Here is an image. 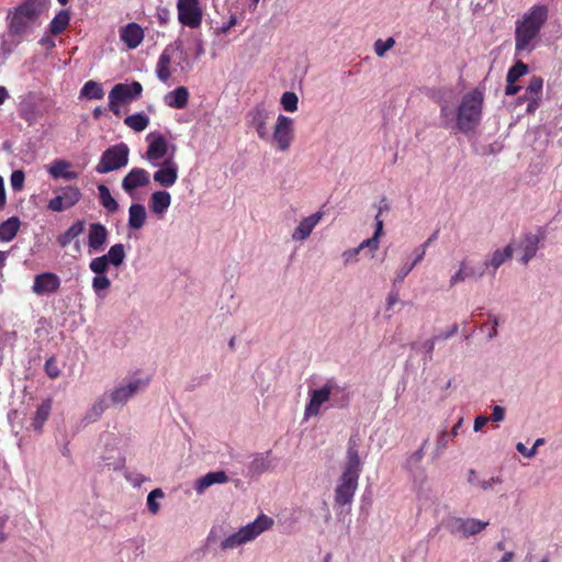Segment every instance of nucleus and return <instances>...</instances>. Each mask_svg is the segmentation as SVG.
Instances as JSON below:
<instances>
[{
  "instance_id": "nucleus-1",
  "label": "nucleus",
  "mask_w": 562,
  "mask_h": 562,
  "mask_svg": "<svg viewBox=\"0 0 562 562\" xmlns=\"http://www.w3.org/2000/svg\"><path fill=\"white\" fill-rule=\"evenodd\" d=\"M360 438L358 435H351L346 451V461L342 472L337 480L334 494V507L345 508L350 506L359 484V477L362 472V461L359 456Z\"/></svg>"
},
{
  "instance_id": "nucleus-2",
  "label": "nucleus",
  "mask_w": 562,
  "mask_h": 562,
  "mask_svg": "<svg viewBox=\"0 0 562 562\" xmlns=\"http://www.w3.org/2000/svg\"><path fill=\"white\" fill-rule=\"evenodd\" d=\"M549 16V9L544 4H536L525 12L515 22V55L531 53L536 47V40Z\"/></svg>"
},
{
  "instance_id": "nucleus-3",
  "label": "nucleus",
  "mask_w": 562,
  "mask_h": 562,
  "mask_svg": "<svg viewBox=\"0 0 562 562\" xmlns=\"http://www.w3.org/2000/svg\"><path fill=\"white\" fill-rule=\"evenodd\" d=\"M310 400L304 409V418L318 416L325 403L330 407L345 408L349 404L346 387L340 386L334 378L328 379L321 387L308 392Z\"/></svg>"
},
{
  "instance_id": "nucleus-4",
  "label": "nucleus",
  "mask_w": 562,
  "mask_h": 562,
  "mask_svg": "<svg viewBox=\"0 0 562 562\" xmlns=\"http://www.w3.org/2000/svg\"><path fill=\"white\" fill-rule=\"evenodd\" d=\"M49 0H25L8 14V33L22 37L36 23L38 18L48 10Z\"/></svg>"
},
{
  "instance_id": "nucleus-5",
  "label": "nucleus",
  "mask_w": 562,
  "mask_h": 562,
  "mask_svg": "<svg viewBox=\"0 0 562 562\" xmlns=\"http://www.w3.org/2000/svg\"><path fill=\"white\" fill-rule=\"evenodd\" d=\"M483 102L484 89L480 87L462 97L456 112V127L460 132L468 134L479 126L482 119Z\"/></svg>"
},
{
  "instance_id": "nucleus-6",
  "label": "nucleus",
  "mask_w": 562,
  "mask_h": 562,
  "mask_svg": "<svg viewBox=\"0 0 562 562\" xmlns=\"http://www.w3.org/2000/svg\"><path fill=\"white\" fill-rule=\"evenodd\" d=\"M273 519L265 514L259 515L254 521L239 528L236 532L227 536L221 541L223 551L234 550L256 540L262 532L273 526Z\"/></svg>"
},
{
  "instance_id": "nucleus-7",
  "label": "nucleus",
  "mask_w": 562,
  "mask_h": 562,
  "mask_svg": "<svg viewBox=\"0 0 562 562\" xmlns=\"http://www.w3.org/2000/svg\"><path fill=\"white\" fill-rule=\"evenodd\" d=\"M130 148L125 143H119L105 149L94 170L100 175L109 173L128 164Z\"/></svg>"
},
{
  "instance_id": "nucleus-8",
  "label": "nucleus",
  "mask_w": 562,
  "mask_h": 562,
  "mask_svg": "<svg viewBox=\"0 0 562 562\" xmlns=\"http://www.w3.org/2000/svg\"><path fill=\"white\" fill-rule=\"evenodd\" d=\"M149 383L148 379L131 378L123 380L106 394L112 405H125L133 396L144 391Z\"/></svg>"
},
{
  "instance_id": "nucleus-9",
  "label": "nucleus",
  "mask_w": 562,
  "mask_h": 562,
  "mask_svg": "<svg viewBox=\"0 0 562 562\" xmlns=\"http://www.w3.org/2000/svg\"><path fill=\"white\" fill-rule=\"evenodd\" d=\"M142 91L143 87L138 81H133L131 85H115L109 93V109L114 114H119V104L138 99Z\"/></svg>"
},
{
  "instance_id": "nucleus-10",
  "label": "nucleus",
  "mask_w": 562,
  "mask_h": 562,
  "mask_svg": "<svg viewBox=\"0 0 562 562\" xmlns=\"http://www.w3.org/2000/svg\"><path fill=\"white\" fill-rule=\"evenodd\" d=\"M272 114L263 103L256 104L246 114V123L256 130L260 139L266 142L270 139L268 123Z\"/></svg>"
},
{
  "instance_id": "nucleus-11",
  "label": "nucleus",
  "mask_w": 562,
  "mask_h": 562,
  "mask_svg": "<svg viewBox=\"0 0 562 562\" xmlns=\"http://www.w3.org/2000/svg\"><path fill=\"white\" fill-rule=\"evenodd\" d=\"M271 139L280 151H286L294 140L293 120L283 114H279Z\"/></svg>"
},
{
  "instance_id": "nucleus-12",
  "label": "nucleus",
  "mask_w": 562,
  "mask_h": 562,
  "mask_svg": "<svg viewBox=\"0 0 562 562\" xmlns=\"http://www.w3.org/2000/svg\"><path fill=\"white\" fill-rule=\"evenodd\" d=\"M178 20L188 27L196 29L202 23L203 11L199 0H178Z\"/></svg>"
},
{
  "instance_id": "nucleus-13",
  "label": "nucleus",
  "mask_w": 562,
  "mask_h": 562,
  "mask_svg": "<svg viewBox=\"0 0 562 562\" xmlns=\"http://www.w3.org/2000/svg\"><path fill=\"white\" fill-rule=\"evenodd\" d=\"M488 526V521H482L475 518H452L448 528L452 535H458L463 538L475 536L483 531Z\"/></svg>"
},
{
  "instance_id": "nucleus-14",
  "label": "nucleus",
  "mask_w": 562,
  "mask_h": 562,
  "mask_svg": "<svg viewBox=\"0 0 562 562\" xmlns=\"http://www.w3.org/2000/svg\"><path fill=\"white\" fill-rule=\"evenodd\" d=\"M277 465V458L272 451L254 453L247 463V476L257 477L266 472L272 471Z\"/></svg>"
},
{
  "instance_id": "nucleus-15",
  "label": "nucleus",
  "mask_w": 562,
  "mask_h": 562,
  "mask_svg": "<svg viewBox=\"0 0 562 562\" xmlns=\"http://www.w3.org/2000/svg\"><path fill=\"white\" fill-rule=\"evenodd\" d=\"M82 194L77 187L67 186L59 190V193L48 202V210L53 212H63L76 205Z\"/></svg>"
},
{
  "instance_id": "nucleus-16",
  "label": "nucleus",
  "mask_w": 562,
  "mask_h": 562,
  "mask_svg": "<svg viewBox=\"0 0 562 562\" xmlns=\"http://www.w3.org/2000/svg\"><path fill=\"white\" fill-rule=\"evenodd\" d=\"M61 284L60 278L54 272H43L34 277L32 291L38 295H52L56 293Z\"/></svg>"
},
{
  "instance_id": "nucleus-17",
  "label": "nucleus",
  "mask_w": 562,
  "mask_h": 562,
  "mask_svg": "<svg viewBox=\"0 0 562 562\" xmlns=\"http://www.w3.org/2000/svg\"><path fill=\"white\" fill-rule=\"evenodd\" d=\"M146 139L149 145L146 150L145 158L151 164V166L158 167L160 165L159 160L167 155V140L164 135L155 133L148 134Z\"/></svg>"
},
{
  "instance_id": "nucleus-18",
  "label": "nucleus",
  "mask_w": 562,
  "mask_h": 562,
  "mask_svg": "<svg viewBox=\"0 0 562 562\" xmlns=\"http://www.w3.org/2000/svg\"><path fill=\"white\" fill-rule=\"evenodd\" d=\"M150 183V175L143 168H133L122 179V189L126 194L133 198L135 191L139 188L147 187Z\"/></svg>"
},
{
  "instance_id": "nucleus-19",
  "label": "nucleus",
  "mask_w": 562,
  "mask_h": 562,
  "mask_svg": "<svg viewBox=\"0 0 562 562\" xmlns=\"http://www.w3.org/2000/svg\"><path fill=\"white\" fill-rule=\"evenodd\" d=\"M89 269L95 274L92 278V282H91V286H92L94 294L101 300L105 299L106 291L111 286V280L106 276V272L109 269L105 267H102V266L100 267L99 263H97L92 260L89 262Z\"/></svg>"
},
{
  "instance_id": "nucleus-20",
  "label": "nucleus",
  "mask_w": 562,
  "mask_h": 562,
  "mask_svg": "<svg viewBox=\"0 0 562 562\" xmlns=\"http://www.w3.org/2000/svg\"><path fill=\"white\" fill-rule=\"evenodd\" d=\"M323 216H324V212L317 211L306 217H303L300 221L299 225L292 232V235H291L292 239L294 241L306 240L311 236L314 228L318 225V223L321 222Z\"/></svg>"
},
{
  "instance_id": "nucleus-21",
  "label": "nucleus",
  "mask_w": 562,
  "mask_h": 562,
  "mask_svg": "<svg viewBox=\"0 0 562 562\" xmlns=\"http://www.w3.org/2000/svg\"><path fill=\"white\" fill-rule=\"evenodd\" d=\"M109 239V231L101 223H91L88 229V247L90 251L100 252L104 249Z\"/></svg>"
},
{
  "instance_id": "nucleus-22",
  "label": "nucleus",
  "mask_w": 562,
  "mask_h": 562,
  "mask_svg": "<svg viewBox=\"0 0 562 562\" xmlns=\"http://www.w3.org/2000/svg\"><path fill=\"white\" fill-rule=\"evenodd\" d=\"M126 258L125 246L123 244H114L112 245L108 252L95 257L92 261L100 265V267H105L110 269L111 266L119 268L122 266Z\"/></svg>"
},
{
  "instance_id": "nucleus-23",
  "label": "nucleus",
  "mask_w": 562,
  "mask_h": 562,
  "mask_svg": "<svg viewBox=\"0 0 562 562\" xmlns=\"http://www.w3.org/2000/svg\"><path fill=\"white\" fill-rule=\"evenodd\" d=\"M483 276H484L483 268H477V267L473 266L467 259H463L459 265V269L451 276V278L449 280V284H450V286H454L461 282H464L468 279L479 280Z\"/></svg>"
},
{
  "instance_id": "nucleus-24",
  "label": "nucleus",
  "mask_w": 562,
  "mask_h": 562,
  "mask_svg": "<svg viewBox=\"0 0 562 562\" xmlns=\"http://www.w3.org/2000/svg\"><path fill=\"white\" fill-rule=\"evenodd\" d=\"M159 169L154 173V180L161 187H172L178 179V166L170 158L159 165Z\"/></svg>"
},
{
  "instance_id": "nucleus-25",
  "label": "nucleus",
  "mask_w": 562,
  "mask_h": 562,
  "mask_svg": "<svg viewBox=\"0 0 562 562\" xmlns=\"http://www.w3.org/2000/svg\"><path fill=\"white\" fill-rule=\"evenodd\" d=\"M120 38L130 49H134L142 43L144 30L137 23L131 22L121 29Z\"/></svg>"
},
{
  "instance_id": "nucleus-26",
  "label": "nucleus",
  "mask_w": 562,
  "mask_h": 562,
  "mask_svg": "<svg viewBox=\"0 0 562 562\" xmlns=\"http://www.w3.org/2000/svg\"><path fill=\"white\" fill-rule=\"evenodd\" d=\"M228 481L229 477L225 471L207 472L195 481L194 491L198 495H202L210 486L214 484H225Z\"/></svg>"
},
{
  "instance_id": "nucleus-27",
  "label": "nucleus",
  "mask_w": 562,
  "mask_h": 562,
  "mask_svg": "<svg viewBox=\"0 0 562 562\" xmlns=\"http://www.w3.org/2000/svg\"><path fill=\"white\" fill-rule=\"evenodd\" d=\"M513 257V247L507 245L503 249H496L483 263V269L492 268V274L494 276L497 269L507 260Z\"/></svg>"
},
{
  "instance_id": "nucleus-28",
  "label": "nucleus",
  "mask_w": 562,
  "mask_h": 562,
  "mask_svg": "<svg viewBox=\"0 0 562 562\" xmlns=\"http://www.w3.org/2000/svg\"><path fill=\"white\" fill-rule=\"evenodd\" d=\"M171 204V195L168 191H155L149 199V209L156 215H164Z\"/></svg>"
},
{
  "instance_id": "nucleus-29",
  "label": "nucleus",
  "mask_w": 562,
  "mask_h": 562,
  "mask_svg": "<svg viewBox=\"0 0 562 562\" xmlns=\"http://www.w3.org/2000/svg\"><path fill=\"white\" fill-rule=\"evenodd\" d=\"M146 218H147V213H146V209L143 204H140V203L131 204V206L128 207V223H127L128 228L134 229V231L140 229L145 225Z\"/></svg>"
},
{
  "instance_id": "nucleus-30",
  "label": "nucleus",
  "mask_w": 562,
  "mask_h": 562,
  "mask_svg": "<svg viewBox=\"0 0 562 562\" xmlns=\"http://www.w3.org/2000/svg\"><path fill=\"white\" fill-rule=\"evenodd\" d=\"M71 167L70 162L64 159L55 160L48 168L49 175L55 179L75 180L78 178L76 171L69 170Z\"/></svg>"
},
{
  "instance_id": "nucleus-31",
  "label": "nucleus",
  "mask_w": 562,
  "mask_h": 562,
  "mask_svg": "<svg viewBox=\"0 0 562 562\" xmlns=\"http://www.w3.org/2000/svg\"><path fill=\"white\" fill-rule=\"evenodd\" d=\"M110 404L111 401L109 398V395L104 393L99 398H97L95 402L91 405V407L87 411L83 420L87 423L97 422L102 416V414L108 409Z\"/></svg>"
},
{
  "instance_id": "nucleus-32",
  "label": "nucleus",
  "mask_w": 562,
  "mask_h": 562,
  "mask_svg": "<svg viewBox=\"0 0 562 562\" xmlns=\"http://www.w3.org/2000/svg\"><path fill=\"white\" fill-rule=\"evenodd\" d=\"M539 238L538 236L529 233L525 235L522 243L520 244V249L522 255L520 257V262L527 265L537 254L538 251Z\"/></svg>"
},
{
  "instance_id": "nucleus-33",
  "label": "nucleus",
  "mask_w": 562,
  "mask_h": 562,
  "mask_svg": "<svg viewBox=\"0 0 562 562\" xmlns=\"http://www.w3.org/2000/svg\"><path fill=\"white\" fill-rule=\"evenodd\" d=\"M429 439H425L416 451L411 453L404 464V468L412 474L415 475L418 471L422 470L420 463L425 454V449L427 448Z\"/></svg>"
},
{
  "instance_id": "nucleus-34",
  "label": "nucleus",
  "mask_w": 562,
  "mask_h": 562,
  "mask_svg": "<svg viewBox=\"0 0 562 562\" xmlns=\"http://www.w3.org/2000/svg\"><path fill=\"white\" fill-rule=\"evenodd\" d=\"M52 411V401L49 398L43 401L36 408L32 420V427L35 431L42 432L45 422L48 419Z\"/></svg>"
},
{
  "instance_id": "nucleus-35",
  "label": "nucleus",
  "mask_w": 562,
  "mask_h": 562,
  "mask_svg": "<svg viewBox=\"0 0 562 562\" xmlns=\"http://www.w3.org/2000/svg\"><path fill=\"white\" fill-rule=\"evenodd\" d=\"M189 92L184 87H178L165 97V102L170 108L183 109L188 104Z\"/></svg>"
},
{
  "instance_id": "nucleus-36",
  "label": "nucleus",
  "mask_w": 562,
  "mask_h": 562,
  "mask_svg": "<svg viewBox=\"0 0 562 562\" xmlns=\"http://www.w3.org/2000/svg\"><path fill=\"white\" fill-rule=\"evenodd\" d=\"M374 221H375V231L373 233V236L371 238L364 239L363 241L360 243V245L357 247L359 249V251L368 248L370 251L374 252L379 249V245H380L379 239L383 234L384 223H383L382 218H379V216H375Z\"/></svg>"
},
{
  "instance_id": "nucleus-37",
  "label": "nucleus",
  "mask_w": 562,
  "mask_h": 562,
  "mask_svg": "<svg viewBox=\"0 0 562 562\" xmlns=\"http://www.w3.org/2000/svg\"><path fill=\"white\" fill-rule=\"evenodd\" d=\"M21 222L19 217L12 216L0 224V240L10 241L12 240L20 228Z\"/></svg>"
},
{
  "instance_id": "nucleus-38",
  "label": "nucleus",
  "mask_w": 562,
  "mask_h": 562,
  "mask_svg": "<svg viewBox=\"0 0 562 562\" xmlns=\"http://www.w3.org/2000/svg\"><path fill=\"white\" fill-rule=\"evenodd\" d=\"M83 232L85 221L78 220L65 233L57 237V243L60 247L65 248Z\"/></svg>"
},
{
  "instance_id": "nucleus-39",
  "label": "nucleus",
  "mask_w": 562,
  "mask_h": 562,
  "mask_svg": "<svg viewBox=\"0 0 562 562\" xmlns=\"http://www.w3.org/2000/svg\"><path fill=\"white\" fill-rule=\"evenodd\" d=\"M99 202L111 214L119 210L117 201L112 196L109 188L105 184L98 186Z\"/></svg>"
},
{
  "instance_id": "nucleus-40",
  "label": "nucleus",
  "mask_w": 562,
  "mask_h": 562,
  "mask_svg": "<svg viewBox=\"0 0 562 562\" xmlns=\"http://www.w3.org/2000/svg\"><path fill=\"white\" fill-rule=\"evenodd\" d=\"M70 21V14L67 10L59 11L50 21L49 31L53 35H58L66 30Z\"/></svg>"
},
{
  "instance_id": "nucleus-41",
  "label": "nucleus",
  "mask_w": 562,
  "mask_h": 562,
  "mask_svg": "<svg viewBox=\"0 0 562 562\" xmlns=\"http://www.w3.org/2000/svg\"><path fill=\"white\" fill-rule=\"evenodd\" d=\"M124 123L135 132L144 131L149 124V117L144 113H135L125 117Z\"/></svg>"
},
{
  "instance_id": "nucleus-42",
  "label": "nucleus",
  "mask_w": 562,
  "mask_h": 562,
  "mask_svg": "<svg viewBox=\"0 0 562 562\" xmlns=\"http://www.w3.org/2000/svg\"><path fill=\"white\" fill-rule=\"evenodd\" d=\"M440 105V117L442 119V125L449 127L452 122L456 123V112L449 104L448 99L440 98L438 100Z\"/></svg>"
},
{
  "instance_id": "nucleus-43",
  "label": "nucleus",
  "mask_w": 562,
  "mask_h": 562,
  "mask_svg": "<svg viewBox=\"0 0 562 562\" xmlns=\"http://www.w3.org/2000/svg\"><path fill=\"white\" fill-rule=\"evenodd\" d=\"M103 89L102 87L95 82V81H87L82 89H81V95L91 99V100H99L103 98Z\"/></svg>"
},
{
  "instance_id": "nucleus-44",
  "label": "nucleus",
  "mask_w": 562,
  "mask_h": 562,
  "mask_svg": "<svg viewBox=\"0 0 562 562\" xmlns=\"http://www.w3.org/2000/svg\"><path fill=\"white\" fill-rule=\"evenodd\" d=\"M528 71V66L518 60L513 67L509 68L506 81L507 83H516V81Z\"/></svg>"
},
{
  "instance_id": "nucleus-45",
  "label": "nucleus",
  "mask_w": 562,
  "mask_h": 562,
  "mask_svg": "<svg viewBox=\"0 0 562 562\" xmlns=\"http://www.w3.org/2000/svg\"><path fill=\"white\" fill-rule=\"evenodd\" d=\"M164 496L165 493L161 488H155L147 495V508L153 515L160 510V504L157 499H161Z\"/></svg>"
},
{
  "instance_id": "nucleus-46",
  "label": "nucleus",
  "mask_w": 562,
  "mask_h": 562,
  "mask_svg": "<svg viewBox=\"0 0 562 562\" xmlns=\"http://www.w3.org/2000/svg\"><path fill=\"white\" fill-rule=\"evenodd\" d=\"M449 439L450 438L448 436L446 428L439 431V434L437 436V440H436V447L432 452L434 460L438 459L441 456V453L448 448Z\"/></svg>"
},
{
  "instance_id": "nucleus-47",
  "label": "nucleus",
  "mask_w": 562,
  "mask_h": 562,
  "mask_svg": "<svg viewBox=\"0 0 562 562\" xmlns=\"http://www.w3.org/2000/svg\"><path fill=\"white\" fill-rule=\"evenodd\" d=\"M280 103L284 111L294 112L297 110L299 98L292 91H286L282 94Z\"/></svg>"
},
{
  "instance_id": "nucleus-48",
  "label": "nucleus",
  "mask_w": 562,
  "mask_h": 562,
  "mask_svg": "<svg viewBox=\"0 0 562 562\" xmlns=\"http://www.w3.org/2000/svg\"><path fill=\"white\" fill-rule=\"evenodd\" d=\"M543 87V80L540 77H532L525 91V97H539Z\"/></svg>"
},
{
  "instance_id": "nucleus-49",
  "label": "nucleus",
  "mask_w": 562,
  "mask_h": 562,
  "mask_svg": "<svg viewBox=\"0 0 562 562\" xmlns=\"http://www.w3.org/2000/svg\"><path fill=\"white\" fill-rule=\"evenodd\" d=\"M394 44H395V40L393 37H389L385 41L378 40V41H375L374 46H373L374 53L379 57H383L385 55V53L394 46Z\"/></svg>"
},
{
  "instance_id": "nucleus-50",
  "label": "nucleus",
  "mask_w": 562,
  "mask_h": 562,
  "mask_svg": "<svg viewBox=\"0 0 562 562\" xmlns=\"http://www.w3.org/2000/svg\"><path fill=\"white\" fill-rule=\"evenodd\" d=\"M543 439L539 438L536 440L531 449H528L522 442H518L516 445V449L518 452H520L522 456L527 458H532L537 453V448L543 443Z\"/></svg>"
},
{
  "instance_id": "nucleus-51",
  "label": "nucleus",
  "mask_w": 562,
  "mask_h": 562,
  "mask_svg": "<svg viewBox=\"0 0 562 562\" xmlns=\"http://www.w3.org/2000/svg\"><path fill=\"white\" fill-rule=\"evenodd\" d=\"M24 180H25L24 172L22 170H14L11 173V178H10L11 188L14 191H20L23 188Z\"/></svg>"
},
{
  "instance_id": "nucleus-52",
  "label": "nucleus",
  "mask_w": 562,
  "mask_h": 562,
  "mask_svg": "<svg viewBox=\"0 0 562 562\" xmlns=\"http://www.w3.org/2000/svg\"><path fill=\"white\" fill-rule=\"evenodd\" d=\"M45 373L50 378V379H57L59 375H60V370L57 366V362L55 360V358H49L46 360L45 362Z\"/></svg>"
},
{
  "instance_id": "nucleus-53",
  "label": "nucleus",
  "mask_w": 562,
  "mask_h": 562,
  "mask_svg": "<svg viewBox=\"0 0 562 562\" xmlns=\"http://www.w3.org/2000/svg\"><path fill=\"white\" fill-rule=\"evenodd\" d=\"M437 341H438V339L434 335L431 338H429L423 342L422 348L425 351V355H426L425 360L426 361H430L432 359V352H434Z\"/></svg>"
},
{
  "instance_id": "nucleus-54",
  "label": "nucleus",
  "mask_w": 562,
  "mask_h": 562,
  "mask_svg": "<svg viewBox=\"0 0 562 562\" xmlns=\"http://www.w3.org/2000/svg\"><path fill=\"white\" fill-rule=\"evenodd\" d=\"M414 263L405 262L403 263L396 271L395 282H403L404 279L408 276V273L413 270Z\"/></svg>"
},
{
  "instance_id": "nucleus-55",
  "label": "nucleus",
  "mask_w": 562,
  "mask_h": 562,
  "mask_svg": "<svg viewBox=\"0 0 562 562\" xmlns=\"http://www.w3.org/2000/svg\"><path fill=\"white\" fill-rule=\"evenodd\" d=\"M359 254H360V251L357 247L345 250L341 255L345 265L356 263L358 261Z\"/></svg>"
},
{
  "instance_id": "nucleus-56",
  "label": "nucleus",
  "mask_w": 562,
  "mask_h": 562,
  "mask_svg": "<svg viewBox=\"0 0 562 562\" xmlns=\"http://www.w3.org/2000/svg\"><path fill=\"white\" fill-rule=\"evenodd\" d=\"M502 483H503V480L501 476H493V477H490L488 480H483L482 482H480V487L483 491H488V490H492L495 485H498Z\"/></svg>"
},
{
  "instance_id": "nucleus-57",
  "label": "nucleus",
  "mask_w": 562,
  "mask_h": 562,
  "mask_svg": "<svg viewBox=\"0 0 562 562\" xmlns=\"http://www.w3.org/2000/svg\"><path fill=\"white\" fill-rule=\"evenodd\" d=\"M156 74L159 80L166 82L170 78L169 66L158 65L156 67Z\"/></svg>"
},
{
  "instance_id": "nucleus-58",
  "label": "nucleus",
  "mask_w": 562,
  "mask_h": 562,
  "mask_svg": "<svg viewBox=\"0 0 562 562\" xmlns=\"http://www.w3.org/2000/svg\"><path fill=\"white\" fill-rule=\"evenodd\" d=\"M21 38L22 37H18V40L14 41L13 43H8L5 40L2 41L0 48H1L2 53L4 54V56H8L13 52V48L20 44Z\"/></svg>"
},
{
  "instance_id": "nucleus-59",
  "label": "nucleus",
  "mask_w": 562,
  "mask_h": 562,
  "mask_svg": "<svg viewBox=\"0 0 562 562\" xmlns=\"http://www.w3.org/2000/svg\"><path fill=\"white\" fill-rule=\"evenodd\" d=\"M156 15L161 25H166L170 20V11L167 8H158Z\"/></svg>"
},
{
  "instance_id": "nucleus-60",
  "label": "nucleus",
  "mask_w": 562,
  "mask_h": 562,
  "mask_svg": "<svg viewBox=\"0 0 562 562\" xmlns=\"http://www.w3.org/2000/svg\"><path fill=\"white\" fill-rule=\"evenodd\" d=\"M504 418H505V409L499 405H495L493 407V413H492V416L490 419L493 422L499 423V422H503Z\"/></svg>"
},
{
  "instance_id": "nucleus-61",
  "label": "nucleus",
  "mask_w": 562,
  "mask_h": 562,
  "mask_svg": "<svg viewBox=\"0 0 562 562\" xmlns=\"http://www.w3.org/2000/svg\"><path fill=\"white\" fill-rule=\"evenodd\" d=\"M458 328H459V327H458V325H457V324H453V325L450 327V329H448V330H446V331H441V333H439V334H437V335H435V336H436V338H437L438 340H447V339H449L450 337H452L454 334H457Z\"/></svg>"
},
{
  "instance_id": "nucleus-62",
  "label": "nucleus",
  "mask_w": 562,
  "mask_h": 562,
  "mask_svg": "<svg viewBox=\"0 0 562 562\" xmlns=\"http://www.w3.org/2000/svg\"><path fill=\"white\" fill-rule=\"evenodd\" d=\"M426 255V245H420L418 248H416L414 250V260L412 263H414V266H416L417 263H419L424 257Z\"/></svg>"
},
{
  "instance_id": "nucleus-63",
  "label": "nucleus",
  "mask_w": 562,
  "mask_h": 562,
  "mask_svg": "<svg viewBox=\"0 0 562 562\" xmlns=\"http://www.w3.org/2000/svg\"><path fill=\"white\" fill-rule=\"evenodd\" d=\"M488 422V417L485 416H476L473 424L474 431H480Z\"/></svg>"
},
{
  "instance_id": "nucleus-64",
  "label": "nucleus",
  "mask_w": 562,
  "mask_h": 562,
  "mask_svg": "<svg viewBox=\"0 0 562 562\" xmlns=\"http://www.w3.org/2000/svg\"><path fill=\"white\" fill-rule=\"evenodd\" d=\"M529 101L527 102V112L533 113L539 106V97H528Z\"/></svg>"
}]
</instances>
